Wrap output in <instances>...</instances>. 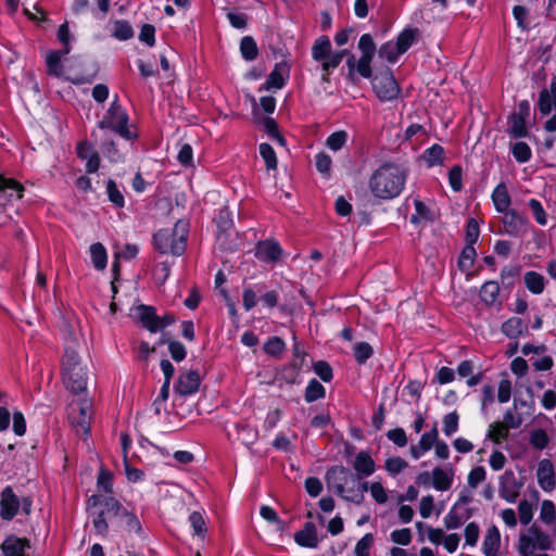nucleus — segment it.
<instances>
[{
	"mask_svg": "<svg viewBox=\"0 0 556 556\" xmlns=\"http://www.w3.org/2000/svg\"><path fill=\"white\" fill-rule=\"evenodd\" d=\"M405 181V170L399 165L387 163L374 172L369 188L375 197L389 200L403 191Z\"/></svg>",
	"mask_w": 556,
	"mask_h": 556,
	"instance_id": "nucleus-1",
	"label": "nucleus"
},
{
	"mask_svg": "<svg viewBox=\"0 0 556 556\" xmlns=\"http://www.w3.org/2000/svg\"><path fill=\"white\" fill-rule=\"evenodd\" d=\"M62 378L65 387L75 394L87 390L88 368L71 348H66L62 362Z\"/></svg>",
	"mask_w": 556,
	"mask_h": 556,
	"instance_id": "nucleus-2",
	"label": "nucleus"
},
{
	"mask_svg": "<svg viewBox=\"0 0 556 556\" xmlns=\"http://www.w3.org/2000/svg\"><path fill=\"white\" fill-rule=\"evenodd\" d=\"M355 482L356 478L351 475L343 466L331 467L326 473V482L328 486L336 491L338 495L349 502L359 504L363 501V493L369 491V483H359L357 490L353 488L346 489L349 481Z\"/></svg>",
	"mask_w": 556,
	"mask_h": 556,
	"instance_id": "nucleus-3",
	"label": "nucleus"
},
{
	"mask_svg": "<svg viewBox=\"0 0 556 556\" xmlns=\"http://www.w3.org/2000/svg\"><path fill=\"white\" fill-rule=\"evenodd\" d=\"M188 223L178 220L172 229H161L154 237V247L163 254L181 255L186 249Z\"/></svg>",
	"mask_w": 556,
	"mask_h": 556,
	"instance_id": "nucleus-4",
	"label": "nucleus"
},
{
	"mask_svg": "<svg viewBox=\"0 0 556 556\" xmlns=\"http://www.w3.org/2000/svg\"><path fill=\"white\" fill-rule=\"evenodd\" d=\"M88 508L93 516L96 532L104 536L109 529L106 519L119 514V503L112 496L94 494L88 500Z\"/></svg>",
	"mask_w": 556,
	"mask_h": 556,
	"instance_id": "nucleus-5",
	"label": "nucleus"
},
{
	"mask_svg": "<svg viewBox=\"0 0 556 556\" xmlns=\"http://www.w3.org/2000/svg\"><path fill=\"white\" fill-rule=\"evenodd\" d=\"M553 539L536 525L530 526L526 532H521L518 539V552L522 556H532L535 551H548L553 548Z\"/></svg>",
	"mask_w": 556,
	"mask_h": 556,
	"instance_id": "nucleus-6",
	"label": "nucleus"
},
{
	"mask_svg": "<svg viewBox=\"0 0 556 556\" xmlns=\"http://www.w3.org/2000/svg\"><path fill=\"white\" fill-rule=\"evenodd\" d=\"M128 115L126 111L118 103L117 99H115L103 118L99 122V127L101 129H111L118 134L121 137L130 140L135 137V135L128 128Z\"/></svg>",
	"mask_w": 556,
	"mask_h": 556,
	"instance_id": "nucleus-7",
	"label": "nucleus"
},
{
	"mask_svg": "<svg viewBox=\"0 0 556 556\" xmlns=\"http://www.w3.org/2000/svg\"><path fill=\"white\" fill-rule=\"evenodd\" d=\"M417 38V30L412 28L404 29L396 38L395 41H388L378 50L379 56L387 60L389 63H395L400 55L405 53L415 42Z\"/></svg>",
	"mask_w": 556,
	"mask_h": 556,
	"instance_id": "nucleus-8",
	"label": "nucleus"
},
{
	"mask_svg": "<svg viewBox=\"0 0 556 556\" xmlns=\"http://www.w3.org/2000/svg\"><path fill=\"white\" fill-rule=\"evenodd\" d=\"M31 502L23 498L21 502L11 486H5L0 496V517L3 520H12L18 513L20 507L28 515L30 513Z\"/></svg>",
	"mask_w": 556,
	"mask_h": 556,
	"instance_id": "nucleus-9",
	"label": "nucleus"
},
{
	"mask_svg": "<svg viewBox=\"0 0 556 556\" xmlns=\"http://www.w3.org/2000/svg\"><path fill=\"white\" fill-rule=\"evenodd\" d=\"M372 88L380 101H392L400 94V87L394 76L389 72H383L372 79Z\"/></svg>",
	"mask_w": 556,
	"mask_h": 556,
	"instance_id": "nucleus-10",
	"label": "nucleus"
},
{
	"mask_svg": "<svg viewBox=\"0 0 556 556\" xmlns=\"http://www.w3.org/2000/svg\"><path fill=\"white\" fill-rule=\"evenodd\" d=\"M91 418V404L84 400L71 406L70 419L77 427V431L83 434L89 433Z\"/></svg>",
	"mask_w": 556,
	"mask_h": 556,
	"instance_id": "nucleus-11",
	"label": "nucleus"
},
{
	"mask_svg": "<svg viewBox=\"0 0 556 556\" xmlns=\"http://www.w3.org/2000/svg\"><path fill=\"white\" fill-rule=\"evenodd\" d=\"M427 539L434 545H442L447 553H455L459 542L460 535L458 533H446L441 528H428Z\"/></svg>",
	"mask_w": 556,
	"mask_h": 556,
	"instance_id": "nucleus-12",
	"label": "nucleus"
},
{
	"mask_svg": "<svg viewBox=\"0 0 556 556\" xmlns=\"http://www.w3.org/2000/svg\"><path fill=\"white\" fill-rule=\"evenodd\" d=\"M522 483L517 480L511 470L505 471L500 477V495L508 503H515L520 494Z\"/></svg>",
	"mask_w": 556,
	"mask_h": 556,
	"instance_id": "nucleus-13",
	"label": "nucleus"
},
{
	"mask_svg": "<svg viewBox=\"0 0 556 556\" xmlns=\"http://www.w3.org/2000/svg\"><path fill=\"white\" fill-rule=\"evenodd\" d=\"M536 480L540 488L545 492H553L556 488V473L553 463L547 459H541L538 463Z\"/></svg>",
	"mask_w": 556,
	"mask_h": 556,
	"instance_id": "nucleus-14",
	"label": "nucleus"
},
{
	"mask_svg": "<svg viewBox=\"0 0 556 556\" xmlns=\"http://www.w3.org/2000/svg\"><path fill=\"white\" fill-rule=\"evenodd\" d=\"M283 255V250L275 240L261 241L256 245L255 256L258 261L275 264Z\"/></svg>",
	"mask_w": 556,
	"mask_h": 556,
	"instance_id": "nucleus-15",
	"label": "nucleus"
},
{
	"mask_svg": "<svg viewBox=\"0 0 556 556\" xmlns=\"http://www.w3.org/2000/svg\"><path fill=\"white\" fill-rule=\"evenodd\" d=\"M471 511L460 503H456L443 518V525L447 530L460 528L469 518Z\"/></svg>",
	"mask_w": 556,
	"mask_h": 556,
	"instance_id": "nucleus-16",
	"label": "nucleus"
},
{
	"mask_svg": "<svg viewBox=\"0 0 556 556\" xmlns=\"http://www.w3.org/2000/svg\"><path fill=\"white\" fill-rule=\"evenodd\" d=\"M200 387V376L198 371L188 370L179 375L178 381L175 386L177 393L187 396L198 392Z\"/></svg>",
	"mask_w": 556,
	"mask_h": 556,
	"instance_id": "nucleus-17",
	"label": "nucleus"
},
{
	"mask_svg": "<svg viewBox=\"0 0 556 556\" xmlns=\"http://www.w3.org/2000/svg\"><path fill=\"white\" fill-rule=\"evenodd\" d=\"M415 213L412 214L409 222L416 227L424 228L428 223L435 218L434 212L421 200H414Z\"/></svg>",
	"mask_w": 556,
	"mask_h": 556,
	"instance_id": "nucleus-18",
	"label": "nucleus"
},
{
	"mask_svg": "<svg viewBox=\"0 0 556 556\" xmlns=\"http://www.w3.org/2000/svg\"><path fill=\"white\" fill-rule=\"evenodd\" d=\"M28 548V540L15 535L7 536L1 545L4 556H26V549Z\"/></svg>",
	"mask_w": 556,
	"mask_h": 556,
	"instance_id": "nucleus-19",
	"label": "nucleus"
},
{
	"mask_svg": "<svg viewBox=\"0 0 556 556\" xmlns=\"http://www.w3.org/2000/svg\"><path fill=\"white\" fill-rule=\"evenodd\" d=\"M77 155L83 161H86V169L88 173H96L99 169L100 159L98 152L90 143L86 141L79 142L77 146Z\"/></svg>",
	"mask_w": 556,
	"mask_h": 556,
	"instance_id": "nucleus-20",
	"label": "nucleus"
},
{
	"mask_svg": "<svg viewBox=\"0 0 556 556\" xmlns=\"http://www.w3.org/2000/svg\"><path fill=\"white\" fill-rule=\"evenodd\" d=\"M454 470L451 466L435 467L432 470V486L438 491H447L452 488Z\"/></svg>",
	"mask_w": 556,
	"mask_h": 556,
	"instance_id": "nucleus-21",
	"label": "nucleus"
},
{
	"mask_svg": "<svg viewBox=\"0 0 556 556\" xmlns=\"http://www.w3.org/2000/svg\"><path fill=\"white\" fill-rule=\"evenodd\" d=\"M136 314L142 325L151 332H156L165 327V324H163L162 319L155 315V312L151 306L140 305L136 308Z\"/></svg>",
	"mask_w": 556,
	"mask_h": 556,
	"instance_id": "nucleus-22",
	"label": "nucleus"
},
{
	"mask_svg": "<svg viewBox=\"0 0 556 556\" xmlns=\"http://www.w3.org/2000/svg\"><path fill=\"white\" fill-rule=\"evenodd\" d=\"M501 546V533L496 526H490L482 542V552L484 556H498Z\"/></svg>",
	"mask_w": 556,
	"mask_h": 556,
	"instance_id": "nucleus-23",
	"label": "nucleus"
},
{
	"mask_svg": "<svg viewBox=\"0 0 556 556\" xmlns=\"http://www.w3.org/2000/svg\"><path fill=\"white\" fill-rule=\"evenodd\" d=\"M539 110L547 115L556 109V76L552 78L549 89H543L539 94Z\"/></svg>",
	"mask_w": 556,
	"mask_h": 556,
	"instance_id": "nucleus-24",
	"label": "nucleus"
},
{
	"mask_svg": "<svg viewBox=\"0 0 556 556\" xmlns=\"http://www.w3.org/2000/svg\"><path fill=\"white\" fill-rule=\"evenodd\" d=\"M24 187L12 178L0 175V195L8 201L18 200L23 197Z\"/></svg>",
	"mask_w": 556,
	"mask_h": 556,
	"instance_id": "nucleus-25",
	"label": "nucleus"
},
{
	"mask_svg": "<svg viewBox=\"0 0 556 556\" xmlns=\"http://www.w3.org/2000/svg\"><path fill=\"white\" fill-rule=\"evenodd\" d=\"M353 467L361 477H369L376 471V464L367 452H359L355 456Z\"/></svg>",
	"mask_w": 556,
	"mask_h": 556,
	"instance_id": "nucleus-26",
	"label": "nucleus"
},
{
	"mask_svg": "<svg viewBox=\"0 0 556 556\" xmlns=\"http://www.w3.org/2000/svg\"><path fill=\"white\" fill-rule=\"evenodd\" d=\"M492 201L495 210L505 213L510 205V197L504 182L498 184L492 192Z\"/></svg>",
	"mask_w": 556,
	"mask_h": 556,
	"instance_id": "nucleus-27",
	"label": "nucleus"
},
{
	"mask_svg": "<svg viewBox=\"0 0 556 556\" xmlns=\"http://www.w3.org/2000/svg\"><path fill=\"white\" fill-rule=\"evenodd\" d=\"M295 542L300 546L304 547H316L318 544L317 533L315 527L312 523H306L303 530L295 533Z\"/></svg>",
	"mask_w": 556,
	"mask_h": 556,
	"instance_id": "nucleus-28",
	"label": "nucleus"
},
{
	"mask_svg": "<svg viewBox=\"0 0 556 556\" xmlns=\"http://www.w3.org/2000/svg\"><path fill=\"white\" fill-rule=\"evenodd\" d=\"M527 331V325L519 317H511L502 325V332L510 339H516Z\"/></svg>",
	"mask_w": 556,
	"mask_h": 556,
	"instance_id": "nucleus-29",
	"label": "nucleus"
},
{
	"mask_svg": "<svg viewBox=\"0 0 556 556\" xmlns=\"http://www.w3.org/2000/svg\"><path fill=\"white\" fill-rule=\"evenodd\" d=\"M346 54V49L339 51H330V53L327 54V56L320 62L324 72V77L328 76L334 68H337Z\"/></svg>",
	"mask_w": 556,
	"mask_h": 556,
	"instance_id": "nucleus-30",
	"label": "nucleus"
},
{
	"mask_svg": "<svg viewBox=\"0 0 556 556\" xmlns=\"http://www.w3.org/2000/svg\"><path fill=\"white\" fill-rule=\"evenodd\" d=\"M525 285L527 289L533 294H541L545 288V278L543 275L530 270L523 276Z\"/></svg>",
	"mask_w": 556,
	"mask_h": 556,
	"instance_id": "nucleus-31",
	"label": "nucleus"
},
{
	"mask_svg": "<svg viewBox=\"0 0 556 556\" xmlns=\"http://www.w3.org/2000/svg\"><path fill=\"white\" fill-rule=\"evenodd\" d=\"M330 51H332L330 39L327 36H320L312 47V58L320 63Z\"/></svg>",
	"mask_w": 556,
	"mask_h": 556,
	"instance_id": "nucleus-32",
	"label": "nucleus"
},
{
	"mask_svg": "<svg viewBox=\"0 0 556 556\" xmlns=\"http://www.w3.org/2000/svg\"><path fill=\"white\" fill-rule=\"evenodd\" d=\"M90 256L91 262L94 268L102 270L106 267L108 264V254L104 245L102 243H93L90 245Z\"/></svg>",
	"mask_w": 556,
	"mask_h": 556,
	"instance_id": "nucleus-33",
	"label": "nucleus"
},
{
	"mask_svg": "<svg viewBox=\"0 0 556 556\" xmlns=\"http://www.w3.org/2000/svg\"><path fill=\"white\" fill-rule=\"evenodd\" d=\"M444 149L440 144H432L424 152V160L429 167L441 165L444 161Z\"/></svg>",
	"mask_w": 556,
	"mask_h": 556,
	"instance_id": "nucleus-34",
	"label": "nucleus"
},
{
	"mask_svg": "<svg viewBox=\"0 0 556 556\" xmlns=\"http://www.w3.org/2000/svg\"><path fill=\"white\" fill-rule=\"evenodd\" d=\"M286 76H287L286 66L282 64L276 65V67L269 74V76L267 78V81H266L267 88H275V89L282 88L285 85Z\"/></svg>",
	"mask_w": 556,
	"mask_h": 556,
	"instance_id": "nucleus-35",
	"label": "nucleus"
},
{
	"mask_svg": "<svg viewBox=\"0 0 556 556\" xmlns=\"http://www.w3.org/2000/svg\"><path fill=\"white\" fill-rule=\"evenodd\" d=\"M540 520L546 526H552L556 522V506L551 500L542 501Z\"/></svg>",
	"mask_w": 556,
	"mask_h": 556,
	"instance_id": "nucleus-36",
	"label": "nucleus"
},
{
	"mask_svg": "<svg viewBox=\"0 0 556 556\" xmlns=\"http://www.w3.org/2000/svg\"><path fill=\"white\" fill-rule=\"evenodd\" d=\"M240 52L244 60H255L258 54V49L255 40L250 36L243 37L240 42Z\"/></svg>",
	"mask_w": 556,
	"mask_h": 556,
	"instance_id": "nucleus-37",
	"label": "nucleus"
},
{
	"mask_svg": "<svg viewBox=\"0 0 556 556\" xmlns=\"http://www.w3.org/2000/svg\"><path fill=\"white\" fill-rule=\"evenodd\" d=\"M189 522L193 530V534L203 539L206 534L207 527L204 520L203 514L200 511H193L189 516Z\"/></svg>",
	"mask_w": 556,
	"mask_h": 556,
	"instance_id": "nucleus-38",
	"label": "nucleus"
},
{
	"mask_svg": "<svg viewBox=\"0 0 556 556\" xmlns=\"http://www.w3.org/2000/svg\"><path fill=\"white\" fill-rule=\"evenodd\" d=\"M65 54L62 53V50L60 51H51L46 56V63L48 67V72L50 74H53L55 76H60L62 74V64L61 59Z\"/></svg>",
	"mask_w": 556,
	"mask_h": 556,
	"instance_id": "nucleus-39",
	"label": "nucleus"
},
{
	"mask_svg": "<svg viewBox=\"0 0 556 556\" xmlns=\"http://www.w3.org/2000/svg\"><path fill=\"white\" fill-rule=\"evenodd\" d=\"M326 394L324 386L316 379H312L305 390V401L311 403L323 399Z\"/></svg>",
	"mask_w": 556,
	"mask_h": 556,
	"instance_id": "nucleus-40",
	"label": "nucleus"
},
{
	"mask_svg": "<svg viewBox=\"0 0 556 556\" xmlns=\"http://www.w3.org/2000/svg\"><path fill=\"white\" fill-rule=\"evenodd\" d=\"M465 544L464 546L475 547L480 538V527L477 522L471 521L464 529Z\"/></svg>",
	"mask_w": 556,
	"mask_h": 556,
	"instance_id": "nucleus-41",
	"label": "nucleus"
},
{
	"mask_svg": "<svg viewBox=\"0 0 556 556\" xmlns=\"http://www.w3.org/2000/svg\"><path fill=\"white\" fill-rule=\"evenodd\" d=\"M500 292L498 283L495 281L485 282L480 291V296L483 302L486 304H492L495 302Z\"/></svg>",
	"mask_w": 556,
	"mask_h": 556,
	"instance_id": "nucleus-42",
	"label": "nucleus"
},
{
	"mask_svg": "<svg viewBox=\"0 0 556 556\" xmlns=\"http://www.w3.org/2000/svg\"><path fill=\"white\" fill-rule=\"evenodd\" d=\"M511 153H513L514 157L516 159V161L519 163H526L532 156L530 147L523 141L515 142L511 146Z\"/></svg>",
	"mask_w": 556,
	"mask_h": 556,
	"instance_id": "nucleus-43",
	"label": "nucleus"
},
{
	"mask_svg": "<svg viewBox=\"0 0 556 556\" xmlns=\"http://www.w3.org/2000/svg\"><path fill=\"white\" fill-rule=\"evenodd\" d=\"M459 415L456 412L446 414L442 420V431L446 437H452L458 430Z\"/></svg>",
	"mask_w": 556,
	"mask_h": 556,
	"instance_id": "nucleus-44",
	"label": "nucleus"
},
{
	"mask_svg": "<svg viewBox=\"0 0 556 556\" xmlns=\"http://www.w3.org/2000/svg\"><path fill=\"white\" fill-rule=\"evenodd\" d=\"M260 155L264 160L266 164L267 169H276L277 167V156L276 152L274 151L273 147L268 143H261L260 144Z\"/></svg>",
	"mask_w": 556,
	"mask_h": 556,
	"instance_id": "nucleus-45",
	"label": "nucleus"
},
{
	"mask_svg": "<svg viewBox=\"0 0 556 556\" xmlns=\"http://www.w3.org/2000/svg\"><path fill=\"white\" fill-rule=\"evenodd\" d=\"M348 132L344 131V130H339V131H336L333 134H331L327 140H326V146L333 152H337L339 150H341L344 144L346 143L348 141Z\"/></svg>",
	"mask_w": 556,
	"mask_h": 556,
	"instance_id": "nucleus-46",
	"label": "nucleus"
},
{
	"mask_svg": "<svg viewBox=\"0 0 556 556\" xmlns=\"http://www.w3.org/2000/svg\"><path fill=\"white\" fill-rule=\"evenodd\" d=\"M508 437V428L502 422H494L490 425L488 430V438L494 443L500 444Z\"/></svg>",
	"mask_w": 556,
	"mask_h": 556,
	"instance_id": "nucleus-47",
	"label": "nucleus"
},
{
	"mask_svg": "<svg viewBox=\"0 0 556 556\" xmlns=\"http://www.w3.org/2000/svg\"><path fill=\"white\" fill-rule=\"evenodd\" d=\"M476 250L473 245L467 244L459 256L458 260V266L462 270H469L471 266L473 265L475 258H476Z\"/></svg>",
	"mask_w": 556,
	"mask_h": 556,
	"instance_id": "nucleus-48",
	"label": "nucleus"
},
{
	"mask_svg": "<svg viewBox=\"0 0 556 556\" xmlns=\"http://www.w3.org/2000/svg\"><path fill=\"white\" fill-rule=\"evenodd\" d=\"M117 516H121L123 518L125 527L129 532L139 533L141 531L140 521L135 514L129 513L125 508L119 506V514Z\"/></svg>",
	"mask_w": 556,
	"mask_h": 556,
	"instance_id": "nucleus-49",
	"label": "nucleus"
},
{
	"mask_svg": "<svg viewBox=\"0 0 556 556\" xmlns=\"http://www.w3.org/2000/svg\"><path fill=\"white\" fill-rule=\"evenodd\" d=\"M534 503L522 500L518 504V515L520 522L528 526L533 518Z\"/></svg>",
	"mask_w": 556,
	"mask_h": 556,
	"instance_id": "nucleus-50",
	"label": "nucleus"
},
{
	"mask_svg": "<svg viewBox=\"0 0 556 556\" xmlns=\"http://www.w3.org/2000/svg\"><path fill=\"white\" fill-rule=\"evenodd\" d=\"M530 444L536 450H544L549 442L547 433L542 429H535L530 432Z\"/></svg>",
	"mask_w": 556,
	"mask_h": 556,
	"instance_id": "nucleus-51",
	"label": "nucleus"
},
{
	"mask_svg": "<svg viewBox=\"0 0 556 556\" xmlns=\"http://www.w3.org/2000/svg\"><path fill=\"white\" fill-rule=\"evenodd\" d=\"M528 205L532 212L535 222L541 226H545L547 224V215L541 202L536 199H531Z\"/></svg>",
	"mask_w": 556,
	"mask_h": 556,
	"instance_id": "nucleus-52",
	"label": "nucleus"
},
{
	"mask_svg": "<svg viewBox=\"0 0 556 556\" xmlns=\"http://www.w3.org/2000/svg\"><path fill=\"white\" fill-rule=\"evenodd\" d=\"M374 544V535L371 533L365 534L355 545V556H369L370 548Z\"/></svg>",
	"mask_w": 556,
	"mask_h": 556,
	"instance_id": "nucleus-53",
	"label": "nucleus"
},
{
	"mask_svg": "<svg viewBox=\"0 0 556 556\" xmlns=\"http://www.w3.org/2000/svg\"><path fill=\"white\" fill-rule=\"evenodd\" d=\"M106 193L109 200L116 206L123 207L125 204L124 195L117 188L116 184L113 180H109L106 185Z\"/></svg>",
	"mask_w": 556,
	"mask_h": 556,
	"instance_id": "nucleus-54",
	"label": "nucleus"
},
{
	"mask_svg": "<svg viewBox=\"0 0 556 556\" xmlns=\"http://www.w3.org/2000/svg\"><path fill=\"white\" fill-rule=\"evenodd\" d=\"M408 464L401 457H390L386 460L384 468L389 475L395 476L407 468Z\"/></svg>",
	"mask_w": 556,
	"mask_h": 556,
	"instance_id": "nucleus-55",
	"label": "nucleus"
},
{
	"mask_svg": "<svg viewBox=\"0 0 556 556\" xmlns=\"http://www.w3.org/2000/svg\"><path fill=\"white\" fill-rule=\"evenodd\" d=\"M372 348L367 342H359L354 346V356L358 364H364L371 355Z\"/></svg>",
	"mask_w": 556,
	"mask_h": 556,
	"instance_id": "nucleus-56",
	"label": "nucleus"
},
{
	"mask_svg": "<svg viewBox=\"0 0 556 556\" xmlns=\"http://www.w3.org/2000/svg\"><path fill=\"white\" fill-rule=\"evenodd\" d=\"M371 55L362 54L361 58L357 60L356 63V72L364 78H370L371 77Z\"/></svg>",
	"mask_w": 556,
	"mask_h": 556,
	"instance_id": "nucleus-57",
	"label": "nucleus"
},
{
	"mask_svg": "<svg viewBox=\"0 0 556 556\" xmlns=\"http://www.w3.org/2000/svg\"><path fill=\"white\" fill-rule=\"evenodd\" d=\"M113 36L119 40H127L132 36V29L127 22L117 21L114 23Z\"/></svg>",
	"mask_w": 556,
	"mask_h": 556,
	"instance_id": "nucleus-58",
	"label": "nucleus"
},
{
	"mask_svg": "<svg viewBox=\"0 0 556 556\" xmlns=\"http://www.w3.org/2000/svg\"><path fill=\"white\" fill-rule=\"evenodd\" d=\"M331 164H332V160L327 153L319 152L318 154H316L315 165H316L317 170L320 174L329 175L330 169H331Z\"/></svg>",
	"mask_w": 556,
	"mask_h": 556,
	"instance_id": "nucleus-59",
	"label": "nucleus"
},
{
	"mask_svg": "<svg viewBox=\"0 0 556 556\" xmlns=\"http://www.w3.org/2000/svg\"><path fill=\"white\" fill-rule=\"evenodd\" d=\"M509 132L514 137H523L527 135L526 123L520 115H514L511 117Z\"/></svg>",
	"mask_w": 556,
	"mask_h": 556,
	"instance_id": "nucleus-60",
	"label": "nucleus"
},
{
	"mask_svg": "<svg viewBox=\"0 0 556 556\" xmlns=\"http://www.w3.org/2000/svg\"><path fill=\"white\" fill-rule=\"evenodd\" d=\"M358 49L361 50L362 54L371 56L375 55L376 45L374 42L372 37L369 34H364L361 36L358 41Z\"/></svg>",
	"mask_w": 556,
	"mask_h": 556,
	"instance_id": "nucleus-61",
	"label": "nucleus"
},
{
	"mask_svg": "<svg viewBox=\"0 0 556 556\" xmlns=\"http://www.w3.org/2000/svg\"><path fill=\"white\" fill-rule=\"evenodd\" d=\"M438 438H439L438 429L435 427H433L430 431H427L421 434L418 443L421 445L422 448L430 451L437 443Z\"/></svg>",
	"mask_w": 556,
	"mask_h": 556,
	"instance_id": "nucleus-62",
	"label": "nucleus"
},
{
	"mask_svg": "<svg viewBox=\"0 0 556 556\" xmlns=\"http://www.w3.org/2000/svg\"><path fill=\"white\" fill-rule=\"evenodd\" d=\"M315 374L325 382H329L332 379V368L328 363L318 361L314 364Z\"/></svg>",
	"mask_w": 556,
	"mask_h": 556,
	"instance_id": "nucleus-63",
	"label": "nucleus"
},
{
	"mask_svg": "<svg viewBox=\"0 0 556 556\" xmlns=\"http://www.w3.org/2000/svg\"><path fill=\"white\" fill-rule=\"evenodd\" d=\"M486 476L485 469L482 466L475 467L470 470L467 482L471 488L478 486L484 481Z\"/></svg>",
	"mask_w": 556,
	"mask_h": 556,
	"instance_id": "nucleus-64",
	"label": "nucleus"
}]
</instances>
